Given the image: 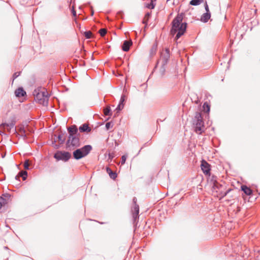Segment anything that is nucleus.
I'll list each match as a JSON object with an SVG mask.
<instances>
[{"mask_svg": "<svg viewBox=\"0 0 260 260\" xmlns=\"http://www.w3.org/2000/svg\"><path fill=\"white\" fill-rule=\"evenodd\" d=\"M183 16L184 13H183L178 14L171 23L172 27L170 32L172 36H174L176 34L175 38L176 40L179 39L186 30L187 23L182 22Z\"/></svg>", "mask_w": 260, "mask_h": 260, "instance_id": "obj_1", "label": "nucleus"}, {"mask_svg": "<svg viewBox=\"0 0 260 260\" xmlns=\"http://www.w3.org/2000/svg\"><path fill=\"white\" fill-rule=\"evenodd\" d=\"M193 127L194 132L198 134H201L204 131V122L201 112H197L192 120Z\"/></svg>", "mask_w": 260, "mask_h": 260, "instance_id": "obj_2", "label": "nucleus"}, {"mask_svg": "<svg viewBox=\"0 0 260 260\" xmlns=\"http://www.w3.org/2000/svg\"><path fill=\"white\" fill-rule=\"evenodd\" d=\"M35 101L38 103L44 106H47L48 104L49 96L45 89L40 91L39 89H35L33 92Z\"/></svg>", "mask_w": 260, "mask_h": 260, "instance_id": "obj_3", "label": "nucleus"}, {"mask_svg": "<svg viewBox=\"0 0 260 260\" xmlns=\"http://www.w3.org/2000/svg\"><path fill=\"white\" fill-rule=\"evenodd\" d=\"M92 149L90 145H86L80 148H78L73 152V158L76 160H79L87 156Z\"/></svg>", "mask_w": 260, "mask_h": 260, "instance_id": "obj_4", "label": "nucleus"}, {"mask_svg": "<svg viewBox=\"0 0 260 260\" xmlns=\"http://www.w3.org/2000/svg\"><path fill=\"white\" fill-rule=\"evenodd\" d=\"M53 157L58 161L62 160L66 162L71 158L72 155L69 152L58 150L54 153Z\"/></svg>", "mask_w": 260, "mask_h": 260, "instance_id": "obj_5", "label": "nucleus"}, {"mask_svg": "<svg viewBox=\"0 0 260 260\" xmlns=\"http://www.w3.org/2000/svg\"><path fill=\"white\" fill-rule=\"evenodd\" d=\"M16 121L14 119H12L10 123L3 122L0 125L1 127H4L6 126L7 130L9 133H13V134H17L16 127H14Z\"/></svg>", "mask_w": 260, "mask_h": 260, "instance_id": "obj_6", "label": "nucleus"}, {"mask_svg": "<svg viewBox=\"0 0 260 260\" xmlns=\"http://www.w3.org/2000/svg\"><path fill=\"white\" fill-rule=\"evenodd\" d=\"M170 57V49L168 48H166L165 50L160 52V60H161V63L164 64H167Z\"/></svg>", "mask_w": 260, "mask_h": 260, "instance_id": "obj_7", "label": "nucleus"}, {"mask_svg": "<svg viewBox=\"0 0 260 260\" xmlns=\"http://www.w3.org/2000/svg\"><path fill=\"white\" fill-rule=\"evenodd\" d=\"M201 168L204 174L206 175H210V165L204 159H203L201 161Z\"/></svg>", "mask_w": 260, "mask_h": 260, "instance_id": "obj_8", "label": "nucleus"}, {"mask_svg": "<svg viewBox=\"0 0 260 260\" xmlns=\"http://www.w3.org/2000/svg\"><path fill=\"white\" fill-rule=\"evenodd\" d=\"M79 135L69 136L70 139L71 140V146L74 147H78L80 145V139L79 138Z\"/></svg>", "mask_w": 260, "mask_h": 260, "instance_id": "obj_9", "label": "nucleus"}, {"mask_svg": "<svg viewBox=\"0 0 260 260\" xmlns=\"http://www.w3.org/2000/svg\"><path fill=\"white\" fill-rule=\"evenodd\" d=\"M126 100V96L122 94L120 97V101L119 104L116 107L115 110L116 111V113H118L124 107V103Z\"/></svg>", "mask_w": 260, "mask_h": 260, "instance_id": "obj_10", "label": "nucleus"}, {"mask_svg": "<svg viewBox=\"0 0 260 260\" xmlns=\"http://www.w3.org/2000/svg\"><path fill=\"white\" fill-rule=\"evenodd\" d=\"M68 132L69 134V136H77L80 135V134L78 133V129L77 126L76 125H72L70 127L67 128Z\"/></svg>", "mask_w": 260, "mask_h": 260, "instance_id": "obj_11", "label": "nucleus"}, {"mask_svg": "<svg viewBox=\"0 0 260 260\" xmlns=\"http://www.w3.org/2000/svg\"><path fill=\"white\" fill-rule=\"evenodd\" d=\"M133 212V218L135 222L139 217V206L138 205H134L132 209Z\"/></svg>", "mask_w": 260, "mask_h": 260, "instance_id": "obj_12", "label": "nucleus"}, {"mask_svg": "<svg viewBox=\"0 0 260 260\" xmlns=\"http://www.w3.org/2000/svg\"><path fill=\"white\" fill-rule=\"evenodd\" d=\"M15 95L17 98L23 97L26 95V92L23 87H20L15 90Z\"/></svg>", "mask_w": 260, "mask_h": 260, "instance_id": "obj_13", "label": "nucleus"}, {"mask_svg": "<svg viewBox=\"0 0 260 260\" xmlns=\"http://www.w3.org/2000/svg\"><path fill=\"white\" fill-rule=\"evenodd\" d=\"M66 134V132H61L60 134L58 136H56V135H54V137L56 138V140L57 141H58L59 142L60 145L63 144L65 141H66V138L63 137Z\"/></svg>", "mask_w": 260, "mask_h": 260, "instance_id": "obj_14", "label": "nucleus"}, {"mask_svg": "<svg viewBox=\"0 0 260 260\" xmlns=\"http://www.w3.org/2000/svg\"><path fill=\"white\" fill-rule=\"evenodd\" d=\"M79 131L81 133H89L91 132V128L87 123H84L79 126Z\"/></svg>", "mask_w": 260, "mask_h": 260, "instance_id": "obj_15", "label": "nucleus"}, {"mask_svg": "<svg viewBox=\"0 0 260 260\" xmlns=\"http://www.w3.org/2000/svg\"><path fill=\"white\" fill-rule=\"evenodd\" d=\"M106 170L110 178L113 180L116 179L117 177V174L116 172L113 171L109 167L106 168Z\"/></svg>", "mask_w": 260, "mask_h": 260, "instance_id": "obj_16", "label": "nucleus"}, {"mask_svg": "<svg viewBox=\"0 0 260 260\" xmlns=\"http://www.w3.org/2000/svg\"><path fill=\"white\" fill-rule=\"evenodd\" d=\"M241 190L247 196H250L253 193L252 190L245 185H242L241 186Z\"/></svg>", "mask_w": 260, "mask_h": 260, "instance_id": "obj_17", "label": "nucleus"}, {"mask_svg": "<svg viewBox=\"0 0 260 260\" xmlns=\"http://www.w3.org/2000/svg\"><path fill=\"white\" fill-rule=\"evenodd\" d=\"M211 17L210 12H206L204 13L201 17V21L203 22L206 23L208 21Z\"/></svg>", "mask_w": 260, "mask_h": 260, "instance_id": "obj_18", "label": "nucleus"}, {"mask_svg": "<svg viewBox=\"0 0 260 260\" xmlns=\"http://www.w3.org/2000/svg\"><path fill=\"white\" fill-rule=\"evenodd\" d=\"M132 44L131 41H124L122 45V50L123 51L127 52L129 50L131 45Z\"/></svg>", "mask_w": 260, "mask_h": 260, "instance_id": "obj_19", "label": "nucleus"}, {"mask_svg": "<svg viewBox=\"0 0 260 260\" xmlns=\"http://www.w3.org/2000/svg\"><path fill=\"white\" fill-rule=\"evenodd\" d=\"M157 46H158L157 43L156 41H155L153 44V45L151 47V48L150 50V56H153L155 54L157 49Z\"/></svg>", "mask_w": 260, "mask_h": 260, "instance_id": "obj_20", "label": "nucleus"}, {"mask_svg": "<svg viewBox=\"0 0 260 260\" xmlns=\"http://www.w3.org/2000/svg\"><path fill=\"white\" fill-rule=\"evenodd\" d=\"M209 175V177L208 178V181L212 185L214 184L217 183V177L215 175H211V174L210 173V175Z\"/></svg>", "mask_w": 260, "mask_h": 260, "instance_id": "obj_21", "label": "nucleus"}, {"mask_svg": "<svg viewBox=\"0 0 260 260\" xmlns=\"http://www.w3.org/2000/svg\"><path fill=\"white\" fill-rule=\"evenodd\" d=\"M222 187V185L219 184L218 182H217V183L212 185V189L215 190L216 192H218Z\"/></svg>", "mask_w": 260, "mask_h": 260, "instance_id": "obj_22", "label": "nucleus"}, {"mask_svg": "<svg viewBox=\"0 0 260 260\" xmlns=\"http://www.w3.org/2000/svg\"><path fill=\"white\" fill-rule=\"evenodd\" d=\"M156 0H150V3L147 4L146 5V7L150 9H153L155 8V1Z\"/></svg>", "mask_w": 260, "mask_h": 260, "instance_id": "obj_23", "label": "nucleus"}, {"mask_svg": "<svg viewBox=\"0 0 260 260\" xmlns=\"http://www.w3.org/2000/svg\"><path fill=\"white\" fill-rule=\"evenodd\" d=\"M104 113L106 116H111L112 112L110 106H107L104 109Z\"/></svg>", "mask_w": 260, "mask_h": 260, "instance_id": "obj_24", "label": "nucleus"}, {"mask_svg": "<svg viewBox=\"0 0 260 260\" xmlns=\"http://www.w3.org/2000/svg\"><path fill=\"white\" fill-rule=\"evenodd\" d=\"M204 2V0H191L189 4L191 6H198Z\"/></svg>", "mask_w": 260, "mask_h": 260, "instance_id": "obj_25", "label": "nucleus"}, {"mask_svg": "<svg viewBox=\"0 0 260 260\" xmlns=\"http://www.w3.org/2000/svg\"><path fill=\"white\" fill-rule=\"evenodd\" d=\"M203 108L205 112L209 113L210 110V106L207 102H206L203 105Z\"/></svg>", "mask_w": 260, "mask_h": 260, "instance_id": "obj_26", "label": "nucleus"}, {"mask_svg": "<svg viewBox=\"0 0 260 260\" xmlns=\"http://www.w3.org/2000/svg\"><path fill=\"white\" fill-rule=\"evenodd\" d=\"M167 64L161 63V67L159 69V73L161 76H163L166 73V66Z\"/></svg>", "mask_w": 260, "mask_h": 260, "instance_id": "obj_27", "label": "nucleus"}, {"mask_svg": "<svg viewBox=\"0 0 260 260\" xmlns=\"http://www.w3.org/2000/svg\"><path fill=\"white\" fill-rule=\"evenodd\" d=\"M19 132L21 133L20 135V137H23L24 139L26 138V135L25 134V129L24 127H21L19 129Z\"/></svg>", "mask_w": 260, "mask_h": 260, "instance_id": "obj_28", "label": "nucleus"}, {"mask_svg": "<svg viewBox=\"0 0 260 260\" xmlns=\"http://www.w3.org/2000/svg\"><path fill=\"white\" fill-rule=\"evenodd\" d=\"M19 175L20 177H22L23 180H25L27 177V172L26 171H20Z\"/></svg>", "mask_w": 260, "mask_h": 260, "instance_id": "obj_29", "label": "nucleus"}, {"mask_svg": "<svg viewBox=\"0 0 260 260\" xmlns=\"http://www.w3.org/2000/svg\"><path fill=\"white\" fill-rule=\"evenodd\" d=\"M8 202L6 199L4 197H0V206L3 207L5 204H7Z\"/></svg>", "mask_w": 260, "mask_h": 260, "instance_id": "obj_30", "label": "nucleus"}, {"mask_svg": "<svg viewBox=\"0 0 260 260\" xmlns=\"http://www.w3.org/2000/svg\"><path fill=\"white\" fill-rule=\"evenodd\" d=\"M86 39H90L92 36V32L90 31H86L84 32Z\"/></svg>", "mask_w": 260, "mask_h": 260, "instance_id": "obj_31", "label": "nucleus"}, {"mask_svg": "<svg viewBox=\"0 0 260 260\" xmlns=\"http://www.w3.org/2000/svg\"><path fill=\"white\" fill-rule=\"evenodd\" d=\"M107 31L106 28H102L99 30V32L102 37H104L107 34Z\"/></svg>", "mask_w": 260, "mask_h": 260, "instance_id": "obj_32", "label": "nucleus"}, {"mask_svg": "<svg viewBox=\"0 0 260 260\" xmlns=\"http://www.w3.org/2000/svg\"><path fill=\"white\" fill-rule=\"evenodd\" d=\"M113 126V124L112 122H108L106 123L105 127L107 130L110 129L111 128H112Z\"/></svg>", "mask_w": 260, "mask_h": 260, "instance_id": "obj_33", "label": "nucleus"}, {"mask_svg": "<svg viewBox=\"0 0 260 260\" xmlns=\"http://www.w3.org/2000/svg\"><path fill=\"white\" fill-rule=\"evenodd\" d=\"M24 168L25 170H29V160L26 159L24 163Z\"/></svg>", "mask_w": 260, "mask_h": 260, "instance_id": "obj_34", "label": "nucleus"}, {"mask_svg": "<svg viewBox=\"0 0 260 260\" xmlns=\"http://www.w3.org/2000/svg\"><path fill=\"white\" fill-rule=\"evenodd\" d=\"M127 155H123L122 156H121V165H124L125 162V161H126V159L127 158Z\"/></svg>", "mask_w": 260, "mask_h": 260, "instance_id": "obj_35", "label": "nucleus"}, {"mask_svg": "<svg viewBox=\"0 0 260 260\" xmlns=\"http://www.w3.org/2000/svg\"><path fill=\"white\" fill-rule=\"evenodd\" d=\"M20 73H21V72H15L13 74V77H13V81L20 75Z\"/></svg>", "mask_w": 260, "mask_h": 260, "instance_id": "obj_36", "label": "nucleus"}, {"mask_svg": "<svg viewBox=\"0 0 260 260\" xmlns=\"http://www.w3.org/2000/svg\"><path fill=\"white\" fill-rule=\"evenodd\" d=\"M123 16V13L122 11H119L117 13V17L118 18L122 19Z\"/></svg>", "mask_w": 260, "mask_h": 260, "instance_id": "obj_37", "label": "nucleus"}, {"mask_svg": "<svg viewBox=\"0 0 260 260\" xmlns=\"http://www.w3.org/2000/svg\"><path fill=\"white\" fill-rule=\"evenodd\" d=\"M71 12H72L73 16L74 17H76L77 16V14H76V10L75 9V7L74 6H73L72 7Z\"/></svg>", "mask_w": 260, "mask_h": 260, "instance_id": "obj_38", "label": "nucleus"}, {"mask_svg": "<svg viewBox=\"0 0 260 260\" xmlns=\"http://www.w3.org/2000/svg\"><path fill=\"white\" fill-rule=\"evenodd\" d=\"M71 146V140L69 138L68 140L66 142L67 148H70Z\"/></svg>", "mask_w": 260, "mask_h": 260, "instance_id": "obj_39", "label": "nucleus"}, {"mask_svg": "<svg viewBox=\"0 0 260 260\" xmlns=\"http://www.w3.org/2000/svg\"><path fill=\"white\" fill-rule=\"evenodd\" d=\"M204 7H205V9L206 10V12H210L209 11V7H208V5L207 2H206V3L205 4Z\"/></svg>", "mask_w": 260, "mask_h": 260, "instance_id": "obj_40", "label": "nucleus"}, {"mask_svg": "<svg viewBox=\"0 0 260 260\" xmlns=\"http://www.w3.org/2000/svg\"><path fill=\"white\" fill-rule=\"evenodd\" d=\"M230 191H231V189H229L228 190H226L225 192L223 193L221 192V194H222V197H224L226 196Z\"/></svg>", "mask_w": 260, "mask_h": 260, "instance_id": "obj_41", "label": "nucleus"}, {"mask_svg": "<svg viewBox=\"0 0 260 260\" xmlns=\"http://www.w3.org/2000/svg\"><path fill=\"white\" fill-rule=\"evenodd\" d=\"M3 197L5 199H9L11 197V195L9 193H6L3 194Z\"/></svg>", "mask_w": 260, "mask_h": 260, "instance_id": "obj_42", "label": "nucleus"}, {"mask_svg": "<svg viewBox=\"0 0 260 260\" xmlns=\"http://www.w3.org/2000/svg\"><path fill=\"white\" fill-rule=\"evenodd\" d=\"M151 16V13L150 12H147L146 14H145V18H147L149 19V17H150Z\"/></svg>", "mask_w": 260, "mask_h": 260, "instance_id": "obj_43", "label": "nucleus"}, {"mask_svg": "<svg viewBox=\"0 0 260 260\" xmlns=\"http://www.w3.org/2000/svg\"><path fill=\"white\" fill-rule=\"evenodd\" d=\"M137 199L136 197H134L133 199V203L134 204V205H137Z\"/></svg>", "mask_w": 260, "mask_h": 260, "instance_id": "obj_44", "label": "nucleus"}, {"mask_svg": "<svg viewBox=\"0 0 260 260\" xmlns=\"http://www.w3.org/2000/svg\"><path fill=\"white\" fill-rule=\"evenodd\" d=\"M148 18H147L144 17V20H143V23L144 24H147V23H148Z\"/></svg>", "mask_w": 260, "mask_h": 260, "instance_id": "obj_45", "label": "nucleus"}, {"mask_svg": "<svg viewBox=\"0 0 260 260\" xmlns=\"http://www.w3.org/2000/svg\"><path fill=\"white\" fill-rule=\"evenodd\" d=\"M159 62V60H157V62H156V63L155 66L154 67V68L153 70H154L155 69H156V68H157V66H158V64Z\"/></svg>", "mask_w": 260, "mask_h": 260, "instance_id": "obj_46", "label": "nucleus"}, {"mask_svg": "<svg viewBox=\"0 0 260 260\" xmlns=\"http://www.w3.org/2000/svg\"><path fill=\"white\" fill-rule=\"evenodd\" d=\"M57 142V140H56L55 139H54V140L53 141H52V145H53V146L56 144V142Z\"/></svg>", "mask_w": 260, "mask_h": 260, "instance_id": "obj_47", "label": "nucleus"}, {"mask_svg": "<svg viewBox=\"0 0 260 260\" xmlns=\"http://www.w3.org/2000/svg\"><path fill=\"white\" fill-rule=\"evenodd\" d=\"M60 147V144L59 145H57V144H55L54 145V147L56 149H58L59 148V147Z\"/></svg>", "mask_w": 260, "mask_h": 260, "instance_id": "obj_48", "label": "nucleus"}, {"mask_svg": "<svg viewBox=\"0 0 260 260\" xmlns=\"http://www.w3.org/2000/svg\"><path fill=\"white\" fill-rule=\"evenodd\" d=\"M19 177H20V176L19 175H16L15 177V178L16 180H19Z\"/></svg>", "mask_w": 260, "mask_h": 260, "instance_id": "obj_49", "label": "nucleus"}, {"mask_svg": "<svg viewBox=\"0 0 260 260\" xmlns=\"http://www.w3.org/2000/svg\"><path fill=\"white\" fill-rule=\"evenodd\" d=\"M166 118H164L163 120H161L160 119H158L157 120V123H158L159 121H160V122H162L164 120H165Z\"/></svg>", "mask_w": 260, "mask_h": 260, "instance_id": "obj_50", "label": "nucleus"}, {"mask_svg": "<svg viewBox=\"0 0 260 260\" xmlns=\"http://www.w3.org/2000/svg\"><path fill=\"white\" fill-rule=\"evenodd\" d=\"M94 14V11L92 9L91 10V15L92 16Z\"/></svg>", "mask_w": 260, "mask_h": 260, "instance_id": "obj_51", "label": "nucleus"}, {"mask_svg": "<svg viewBox=\"0 0 260 260\" xmlns=\"http://www.w3.org/2000/svg\"><path fill=\"white\" fill-rule=\"evenodd\" d=\"M109 157L112 158L113 157V156L109 154Z\"/></svg>", "mask_w": 260, "mask_h": 260, "instance_id": "obj_52", "label": "nucleus"}, {"mask_svg": "<svg viewBox=\"0 0 260 260\" xmlns=\"http://www.w3.org/2000/svg\"><path fill=\"white\" fill-rule=\"evenodd\" d=\"M2 134H3V132L0 130V135H2Z\"/></svg>", "mask_w": 260, "mask_h": 260, "instance_id": "obj_53", "label": "nucleus"}, {"mask_svg": "<svg viewBox=\"0 0 260 260\" xmlns=\"http://www.w3.org/2000/svg\"><path fill=\"white\" fill-rule=\"evenodd\" d=\"M258 253H259V255H260V250H258Z\"/></svg>", "mask_w": 260, "mask_h": 260, "instance_id": "obj_54", "label": "nucleus"}, {"mask_svg": "<svg viewBox=\"0 0 260 260\" xmlns=\"http://www.w3.org/2000/svg\"><path fill=\"white\" fill-rule=\"evenodd\" d=\"M101 224H104V222H100Z\"/></svg>", "mask_w": 260, "mask_h": 260, "instance_id": "obj_55", "label": "nucleus"}, {"mask_svg": "<svg viewBox=\"0 0 260 260\" xmlns=\"http://www.w3.org/2000/svg\"><path fill=\"white\" fill-rule=\"evenodd\" d=\"M2 207V206H0V209H1Z\"/></svg>", "mask_w": 260, "mask_h": 260, "instance_id": "obj_56", "label": "nucleus"}]
</instances>
